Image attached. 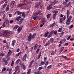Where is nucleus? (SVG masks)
I'll use <instances>...</instances> for the list:
<instances>
[{
	"label": "nucleus",
	"instance_id": "nucleus-47",
	"mask_svg": "<svg viewBox=\"0 0 74 74\" xmlns=\"http://www.w3.org/2000/svg\"><path fill=\"white\" fill-rule=\"evenodd\" d=\"M12 70V69H7V71H11Z\"/></svg>",
	"mask_w": 74,
	"mask_h": 74
},
{
	"label": "nucleus",
	"instance_id": "nucleus-58",
	"mask_svg": "<svg viewBox=\"0 0 74 74\" xmlns=\"http://www.w3.org/2000/svg\"><path fill=\"white\" fill-rule=\"evenodd\" d=\"M9 18H11V17H12V14H9Z\"/></svg>",
	"mask_w": 74,
	"mask_h": 74
},
{
	"label": "nucleus",
	"instance_id": "nucleus-2",
	"mask_svg": "<svg viewBox=\"0 0 74 74\" xmlns=\"http://www.w3.org/2000/svg\"><path fill=\"white\" fill-rule=\"evenodd\" d=\"M12 32L5 31L3 32V34L5 37L7 38L10 37V34H12Z\"/></svg>",
	"mask_w": 74,
	"mask_h": 74
},
{
	"label": "nucleus",
	"instance_id": "nucleus-6",
	"mask_svg": "<svg viewBox=\"0 0 74 74\" xmlns=\"http://www.w3.org/2000/svg\"><path fill=\"white\" fill-rule=\"evenodd\" d=\"M23 27V26H21V27H19L17 31H18V33H19L20 32H21V30H22V28Z\"/></svg>",
	"mask_w": 74,
	"mask_h": 74
},
{
	"label": "nucleus",
	"instance_id": "nucleus-46",
	"mask_svg": "<svg viewBox=\"0 0 74 74\" xmlns=\"http://www.w3.org/2000/svg\"><path fill=\"white\" fill-rule=\"evenodd\" d=\"M50 16H51V14H48L47 15V19H49V17H50Z\"/></svg>",
	"mask_w": 74,
	"mask_h": 74
},
{
	"label": "nucleus",
	"instance_id": "nucleus-29",
	"mask_svg": "<svg viewBox=\"0 0 74 74\" xmlns=\"http://www.w3.org/2000/svg\"><path fill=\"white\" fill-rule=\"evenodd\" d=\"M64 49V47H62L61 48V49L60 51V53H61V52H62V51H63Z\"/></svg>",
	"mask_w": 74,
	"mask_h": 74
},
{
	"label": "nucleus",
	"instance_id": "nucleus-39",
	"mask_svg": "<svg viewBox=\"0 0 74 74\" xmlns=\"http://www.w3.org/2000/svg\"><path fill=\"white\" fill-rule=\"evenodd\" d=\"M25 50H26V51H28L29 50L28 47H27V46H25Z\"/></svg>",
	"mask_w": 74,
	"mask_h": 74
},
{
	"label": "nucleus",
	"instance_id": "nucleus-43",
	"mask_svg": "<svg viewBox=\"0 0 74 74\" xmlns=\"http://www.w3.org/2000/svg\"><path fill=\"white\" fill-rule=\"evenodd\" d=\"M53 19H55V18H56V14H53Z\"/></svg>",
	"mask_w": 74,
	"mask_h": 74
},
{
	"label": "nucleus",
	"instance_id": "nucleus-32",
	"mask_svg": "<svg viewBox=\"0 0 74 74\" xmlns=\"http://www.w3.org/2000/svg\"><path fill=\"white\" fill-rule=\"evenodd\" d=\"M36 36V34H33L32 37V38H35Z\"/></svg>",
	"mask_w": 74,
	"mask_h": 74
},
{
	"label": "nucleus",
	"instance_id": "nucleus-49",
	"mask_svg": "<svg viewBox=\"0 0 74 74\" xmlns=\"http://www.w3.org/2000/svg\"><path fill=\"white\" fill-rule=\"evenodd\" d=\"M23 70H25V69H26V66H25V65H23Z\"/></svg>",
	"mask_w": 74,
	"mask_h": 74
},
{
	"label": "nucleus",
	"instance_id": "nucleus-11",
	"mask_svg": "<svg viewBox=\"0 0 74 74\" xmlns=\"http://www.w3.org/2000/svg\"><path fill=\"white\" fill-rule=\"evenodd\" d=\"M46 62V61H42L39 64V66H42V65H43V64H44Z\"/></svg>",
	"mask_w": 74,
	"mask_h": 74
},
{
	"label": "nucleus",
	"instance_id": "nucleus-9",
	"mask_svg": "<svg viewBox=\"0 0 74 74\" xmlns=\"http://www.w3.org/2000/svg\"><path fill=\"white\" fill-rule=\"evenodd\" d=\"M15 43H16V41H15V40H13L12 42V47H14V46L15 45Z\"/></svg>",
	"mask_w": 74,
	"mask_h": 74
},
{
	"label": "nucleus",
	"instance_id": "nucleus-30",
	"mask_svg": "<svg viewBox=\"0 0 74 74\" xmlns=\"http://www.w3.org/2000/svg\"><path fill=\"white\" fill-rule=\"evenodd\" d=\"M22 22H23V18H21L19 21V23L21 24L22 23Z\"/></svg>",
	"mask_w": 74,
	"mask_h": 74
},
{
	"label": "nucleus",
	"instance_id": "nucleus-24",
	"mask_svg": "<svg viewBox=\"0 0 74 74\" xmlns=\"http://www.w3.org/2000/svg\"><path fill=\"white\" fill-rule=\"evenodd\" d=\"M21 54H22V52H20L19 53L17 54L16 56H17V57L21 55Z\"/></svg>",
	"mask_w": 74,
	"mask_h": 74
},
{
	"label": "nucleus",
	"instance_id": "nucleus-22",
	"mask_svg": "<svg viewBox=\"0 0 74 74\" xmlns=\"http://www.w3.org/2000/svg\"><path fill=\"white\" fill-rule=\"evenodd\" d=\"M4 55H5V54L3 53H2L0 54V56H1L2 57L4 56Z\"/></svg>",
	"mask_w": 74,
	"mask_h": 74
},
{
	"label": "nucleus",
	"instance_id": "nucleus-26",
	"mask_svg": "<svg viewBox=\"0 0 74 74\" xmlns=\"http://www.w3.org/2000/svg\"><path fill=\"white\" fill-rule=\"evenodd\" d=\"M20 62V59H18L16 62V64H18L19 63V62Z\"/></svg>",
	"mask_w": 74,
	"mask_h": 74
},
{
	"label": "nucleus",
	"instance_id": "nucleus-56",
	"mask_svg": "<svg viewBox=\"0 0 74 74\" xmlns=\"http://www.w3.org/2000/svg\"><path fill=\"white\" fill-rule=\"evenodd\" d=\"M51 65H50V66H48L47 67V69H51Z\"/></svg>",
	"mask_w": 74,
	"mask_h": 74
},
{
	"label": "nucleus",
	"instance_id": "nucleus-4",
	"mask_svg": "<svg viewBox=\"0 0 74 74\" xmlns=\"http://www.w3.org/2000/svg\"><path fill=\"white\" fill-rule=\"evenodd\" d=\"M16 2L15 1H12L10 3V5L12 7H14V6H15V4Z\"/></svg>",
	"mask_w": 74,
	"mask_h": 74
},
{
	"label": "nucleus",
	"instance_id": "nucleus-64",
	"mask_svg": "<svg viewBox=\"0 0 74 74\" xmlns=\"http://www.w3.org/2000/svg\"><path fill=\"white\" fill-rule=\"evenodd\" d=\"M9 74H12V72L11 71H9Z\"/></svg>",
	"mask_w": 74,
	"mask_h": 74
},
{
	"label": "nucleus",
	"instance_id": "nucleus-40",
	"mask_svg": "<svg viewBox=\"0 0 74 74\" xmlns=\"http://www.w3.org/2000/svg\"><path fill=\"white\" fill-rule=\"evenodd\" d=\"M41 52H40L38 56V59H40V56H41Z\"/></svg>",
	"mask_w": 74,
	"mask_h": 74
},
{
	"label": "nucleus",
	"instance_id": "nucleus-31",
	"mask_svg": "<svg viewBox=\"0 0 74 74\" xmlns=\"http://www.w3.org/2000/svg\"><path fill=\"white\" fill-rule=\"evenodd\" d=\"M21 19V17L18 16L16 18V21H19V19Z\"/></svg>",
	"mask_w": 74,
	"mask_h": 74
},
{
	"label": "nucleus",
	"instance_id": "nucleus-41",
	"mask_svg": "<svg viewBox=\"0 0 74 74\" xmlns=\"http://www.w3.org/2000/svg\"><path fill=\"white\" fill-rule=\"evenodd\" d=\"M52 35H51V34H49L47 38H50V37H52Z\"/></svg>",
	"mask_w": 74,
	"mask_h": 74
},
{
	"label": "nucleus",
	"instance_id": "nucleus-27",
	"mask_svg": "<svg viewBox=\"0 0 74 74\" xmlns=\"http://www.w3.org/2000/svg\"><path fill=\"white\" fill-rule=\"evenodd\" d=\"M19 27V26L16 25L15 27H14L13 29L14 30H16V29H17L18 28V27Z\"/></svg>",
	"mask_w": 74,
	"mask_h": 74
},
{
	"label": "nucleus",
	"instance_id": "nucleus-12",
	"mask_svg": "<svg viewBox=\"0 0 74 74\" xmlns=\"http://www.w3.org/2000/svg\"><path fill=\"white\" fill-rule=\"evenodd\" d=\"M27 57V54H26L23 57V61H25L26 59V58Z\"/></svg>",
	"mask_w": 74,
	"mask_h": 74
},
{
	"label": "nucleus",
	"instance_id": "nucleus-25",
	"mask_svg": "<svg viewBox=\"0 0 74 74\" xmlns=\"http://www.w3.org/2000/svg\"><path fill=\"white\" fill-rule=\"evenodd\" d=\"M10 56L7 55V56L6 57L7 60H10Z\"/></svg>",
	"mask_w": 74,
	"mask_h": 74
},
{
	"label": "nucleus",
	"instance_id": "nucleus-20",
	"mask_svg": "<svg viewBox=\"0 0 74 74\" xmlns=\"http://www.w3.org/2000/svg\"><path fill=\"white\" fill-rule=\"evenodd\" d=\"M22 12H21L19 11H17V15H21V14H22Z\"/></svg>",
	"mask_w": 74,
	"mask_h": 74
},
{
	"label": "nucleus",
	"instance_id": "nucleus-16",
	"mask_svg": "<svg viewBox=\"0 0 74 74\" xmlns=\"http://www.w3.org/2000/svg\"><path fill=\"white\" fill-rule=\"evenodd\" d=\"M52 7V4H51L48 6L47 8V10H51Z\"/></svg>",
	"mask_w": 74,
	"mask_h": 74
},
{
	"label": "nucleus",
	"instance_id": "nucleus-42",
	"mask_svg": "<svg viewBox=\"0 0 74 74\" xmlns=\"http://www.w3.org/2000/svg\"><path fill=\"white\" fill-rule=\"evenodd\" d=\"M6 69H7L5 67L3 68V69L2 70V72L5 71V70H6Z\"/></svg>",
	"mask_w": 74,
	"mask_h": 74
},
{
	"label": "nucleus",
	"instance_id": "nucleus-34",
	"mask_svg": "<svg viewBox=\"0 0 74 74\" xmlns=\"http://www.w3.org/2000/svg\"><path fill=\"white\" fill-rule=\"evenodd\" d=\"M31 73V69H30L27 72V74H30V73Z\"/></svg>",
	"mask_w": 74,
	"mask_h": 74
},
{
	"label": "nucleus",
	"instance_id": "nucleus-35",
	"mask_svg": "<svg viewBox=\"0 0 74 74\" xmlns=\"http://www.w3.org/2000/svg\"><path fill=\"white\" fill-rule=\"evenodd\" d=\"M70 2H69V3L66 4V7H69V6L70 5Z\"/></svg>",
	"mask_w": 74,
	"mask_h": 74
},
{
	"label": "nucleus",
	"instance_id": "nucleus-38",
	"mask_svg": "<svg viewBox=\"0 0 74 74\" xmlns=\"http://www.w3.org/2000/svg\"><path fill=\"white\" fill-rule=\"evenodd\" d=\"M14 61H12V62L10 64V66H12V67L13 66V65H14Z\"/></svg>",
	"mask_w": 74,
	"mask_h": 74
},
{
	"label": "nucleus",
	"instance_id": "nucleus-36",
	"mask_svg": "<svg viewBox=\"0 0 74 74\" xmlns=\"http://www.w3.org/2000/svg\"><path fill=\"white\" fill-rule=\"evenodd\" d=\"M49 44H50L49 41H48L47 42V43L46 44H45V45H44V46H45V47H47V45H49Z\"/></svg>",
	"mask_w": 74,
	"mask_h": 74
},
{
	"label": "nucleus",
	"instance_id": "nucleus-61",
	"mask_svg": "<svg viewBox=\"0 0 74 74\" xmlns=\"http://www.w3.org/2000/svg\"><path fill=\"white\" fill-rule=\"evenodd\" d=\"M53 34V31H52L51 32L50 34H51V35H52V34Z\"/></svg>",
	"mask_w": 74,
	"mask_h": 74
},
{
	"label": "nucleus",
	"instance_id": "nucleus-63",
	"mask_svg": "<svg viewBox=\"0 0 74 74\" xmlns=\"http://www.w3.org/2000/svg\"><path fill=\"white\" fill-rule=\"evenodd\" d=\"M73 27V25H71L69 27H70V28H72V27Z\"/></svg>",
	"mask_w": 74,
	"mask_h": 74
},
{
	"label": "nucleus",
	"instance_id": "nucleus-37",
	"mask_svg": "<svg viewBox=\"0 0 74 74\" xmlns=\"http://www.w3.org/2000/svg\"><path fill=\"white\" fill-rule=\"evenodd\" d=\"M22 16L23 17V18H25V12H23L22 14Z\"/></svg>",
	"mask_w": 74,
	"mask_h": 74
},
{
	"label": "nucleus",
	"instance_id": "nucleus-44",
	"mask_svg": "<svg viewBox=\"0 0 74 74\" xmlns=\"http://www.w3.org/2000/svg\"><path fill=\"white\" fill-rule=\"evenodd\" d=\"M23 6V4H20L18 5V6L19 7H22Z\"/></svg>",
	"mask_w": 74,
	"mask_h": 74
},
{
	"label": "nucleus",
	"instance_id": "nucleus-21",
	"mask_svg": "<svg viewBox=\"0 0 74 74\" xmlns=\"http://www.w3.org/2000/svg\"><path fill=\"white\" fill-rule=\"evenodd\" d=\"M64 21L62 18H60V22L61 24H62L63 23V21Z\"/></svg>",
	"mask_w": 74,
	"mask_h": 74
},
{
	"label": "nucleus",
	"instance_id": "nucleus-45",
	"mask_svg": "<svg viewBox=\"0 0 74 74\" xmlns=\"http://www.w3.org/2000/svg\"><path fill=\"white\" fill-rule=\"evenodd\" d=\"M62 30V28H60L58 30V32H61Z\"/></svg>",
	"mask_w": 74,
	"mask_h": 74
},
{
	"label": "nucleus",
	"instance_id": "nucleus-10",
	"mask_svg": "<svg viewBox=\"0 0 74 74\" xmlns=\"http://www.w3.org/2000/svg\"><path fill=\"white\" fill-rule=\"evenodd\" d=\"M38 45L37 43L36 44L34 47V50H36L37 49V48H38Z\"/></svg>",
	"mask_w": 74,
	"mask_h": 74
},
{
	"label": "nucleus",
	"instance_id": "nucleus-3",
	"mask_svg": "<svg viewBox=\"0 0 74 74\" xmlns=\"http://www.w3.org/2000/svg\"><path fill=\"white\" fill-rule=\"evenodd\" d=\"M2 62L4 64H5L6 66L7 65V64H8V62H7V61H6L5 58H2Z\"/></svg>",
	"mask_w": 74,
	"mask_h": 74
},
{
	"label": "nucleus",
	"instance_id": "nucleus-55",
	"mask_svg": "<svg viewBox=\"0 0 74 74\" xmlns=\"http://www.w3.org/2000/svg\"><path fill=\"white\" fill-rule=\"evenodd\" d=\"M52 53H51V55H54V51L52 50Z\"/></svg>",
	"mask_w": 74,
	"mask_h": 74
},
{
	"label": "nucleus",
	"instance_id": "nucleus-52",
	"mask_svg": "<svg viewBox=\"0 0 74 74\" xmlns=\"http://www.w3.org/2000/svg\"><path fill=\"white\" fill-rule=\"evenodd\" d=\"M40 51V49H38L36 52V53H38V52Z\"/></svg>",
	"mask_w": 74,
	"mask_h": 74
},
{
	"label": "nucleus",
	"instance_id": "nucleus-15",
	"mask_svg": "<svg viewBox=\"0 0 74 74\" xmlns=\"http://www.w3.org/2000/svg\"><path fill=\"white\" fill-rule=\"evenodd\" d=\"M15 72H16L17 71H18V70H19V66H17L15 67Z\"/></svg>",
	"mask_w": 74,
	"mask_h": 74
},
{
	"label": "nucleus",
	"instance_id": "nucleus-13",
	"mask_svg": "<svg viewBox=\"0 0 74 74\" xmlns=\"http://www.w3.org/2000/svg\"><path fill=\"white\" fill-rule=\"evenodd\" d=\"M34 62V60H33L30 62L29 67H31V66H32V64Z\"/></svg>",
	"mask_w": 74,
	"mask_h": 74
},
{
	"label": "nucleus",
	"instance_id": "nucleus-14",
	"mask_svg": "<svg viewBox=\"0 0 74 74\" xmlns=\"http://www.w3.org/2000/svg\"><path fill=\"white\" fill-rule=\"evenodd\" d=\"M5 22H4L3 23L2 26L0 27V30L1 29V28H3V27H5Z\"/></svg>",
	"mask_w": 74,
	"mask_h": 74
},
{
	"label": "nucleus",
	"instance_id": "nucleus-48",
	"mask_svg": "<svg viewBox=\"0 0 74 74\" xmlns=\"http://www.w3.org/2000/svg\"><path fill=\"white\" fill-rule=\"evenodd\" d=\"M6 5H7V4H4L3 5V6H2L3 8H5V7H6Z\"/></svg>",
	"mask_w": 74,
	"mask_h": 74
},
{
	"label": "nucleus",
	"instance_id": "nucleus-53",
	"mask_svg": "<svg viewBox=\"0 0 74 74\" xmlns=\"http://www.w3.org/2000/svg\"><path fill=\"white\" fill-rule=\"evenodd\" d=\"M62 57L63 58H64V59H66L67 58V57L63 55L62 56Z\"/></svg>",
	"mask_w": 74,
	"mask_h": 74
},
{
	"label": "nucleus",
	"instance_id": "nucleus-51",
	"mask_svg": "<svg viewBox=\"0 0 74 74\" xmlns=\"http://www.w3.org/2000/svg\"><path fill=\"white\" fill-rule=\"evenodd\" d=\"M47 59V58L46 57H45L44 58V60L45 61V60Z\"/></svg>",
	"mask_w": 74,
	"mask_h": 74
},
{
	"label": "nucleus",
	"instance_id": "nucleus-57",
	"mask_svg": "<svg viewBox=\"0 0 74 74\" xmlns=\"http://www.w3.org/2000/svg\"><path fill=\"white\" fill-rule=\"evenodd\" d=\"M54 34L55 35H56V34H57V31H55L54 32Z\"/></svg>",
	"mask_w": 74,
	"mask_h": 74
},
{
	"label": "nucleus",
	"instance_id": "nucleus-8",
	"mask_svg": "<svg viewBox=\"0 0 74 74\" xmlns=\"http://www.w3.org/2000/svg\"><path fill=\"white\" fill-rule=\"evenodd\" d=\"M42 22L43 23V24H45V22H46V20L45 18H43L42 20Z\"/></svg>",
	"mask_w": 74,
	"mask_h": 74
},
{
	"label": "nucleus",
	"instance_id": "nucleus-1",
	"mask_svg": "<svg viewBox=\"0 0 74 74\" xmlns=\"http://www.w3.org/2000/svg\"><path fill=\"white\" fill-rule=\"evenodd\" d=\"M67 15V19L66 20V24L67 25H69L70 23V20L71 19L73 18L72 16H69V10H67V12L66 13Z\"/></svg>",
	"mask_w": 74,
	"mask_h": 74
},
{
	"label": "nucleus",
	"instance_id": "nucleus-60",
	"mask_svg": "<svg viewBox=\"0 0 74 74\" xmlns=\"http://www.w3.org/2000/svg\"><path fill=\"white\" fill-rule=\"evenodd\" d=\"M42 69V66L40 67L39 68V70H41Z\"/></svg>",
	"mask_w": 74,
	"mask_h": 74
},
{
	"label": "nucleus",
	"instance_id": "nucleus-19",
	"mask_svg": "<svg viewBox=\"0 0 74 74\" xmlns=\"http://www.w3.org/2000/svg\"><path fill=\"white\" fill-rule=\"evenodd\" d=\"M12 53V51H11V49H10L9 51V52L8 53V55H11V54Z\"/></svg>",
	"mask_w": 74,
	"mask_h": 74
},
{
	"label": "nucleus",
	"instance_id": "nucleus-62",
	"mask_svg": "<svg viewBox=\"0 0 74 74\" xmlns=\"http://www.w3.org/2000/svg\"><path fill=\"white\" fill-rule=\"evenodd\" d=\"M71 37V36H69L67 38V40H70V38Z\"/></svg>",
	"mask_w": 74,
	"mask_h": 74
},
{
	"label": "nucleus",
	"instance_id": "nucleus-50",
	"mask_svg": "<svg viewBox=\"0 0 74 74\" xmlns=\"http://www.w3.org/2000/svg\"><path fill=\"white\" fill-rule=\"evenodd\" d=\"M5 47L7 49L9 48V46L8 45H6L5 46Z\"/></svg>",
	"mask_w": 74,
	"mask_h": 74
},
{
	"label": "nucleus",
	"instance_id": "nucleus-33",
	"mask_svg": "<svg viewBox=\"0 0 74 74\" xmlns=\"http://www.w3.org/2000/svg\"><path fill=\"white\" fill-rule=\"evenodd\" d=\"M56 25V23L55 22L53 23L51 25V27H53V26H55Z\"/></svg>",
	"mask_w": 74,
	"mask_h": 74
},
{
	"label": "nucleus",
	"instance_id": "nucleus-5",
	"mask_svg": "<svg viewBox=\"0 0 74 74\" xmlns=\"http://www.w3.org/2000/svg\"><path fill=\"white\" fill-rule=\"evenodd\" d=\"M40 12H38L37 13H35L34 14V16H36V17H38L39 15H40Z\"/></svg>",
	"mask_w": 74,
	"mask_h": 74
},
{
	"label": "nucleus",
	"instance_id": "nucleus-59",
	"mask_svg": "<svg viewBox=\"0 0 74 74\" xmlns=\"http://www.w3.org/2000/svg\"><path fill=\"white\" fill-rule=\"evenodd\" d=\"M66 16H64L63 18H62V19H63V20L64 21V20H65L66 19Z\"/></svg>",
	"mask_w": 74,
	"mask_h": 74
},
{
	"label": "nucleus",
	"instance_id": "nucleus-18",
	"mask_svg": "<svg viewBox=\"0 0 74 74\" xmlns=\"http://www.w3.org/2000/svg\"><path fill=\"white\" fill-rule=\"evenodd\" d=\"M50 42H51V43H52L53 42H54V39L53 38H50Z\"/></svg>",
	"mask_w": 74,
	"mask_h": 74
},
{
	"label": "nucleus",
	"instance_id": "nucleus-17",
	"mask_svg": "<svg viewBox=\"0 0 74 74\" xmlns=\"http://www.w3.org/2000/svg\"><path fill=\"white\" fill-rule=\"evenodd\" d=\"M9 5H8L5 9L6 12H8L9 11Z\"/></svg>",
	"mask_w": 74,
	"mask_h": 74
},
{
	"label": "nucleus",
	"instance_id": "nucleus-7",
	"mask_svg": "<svg viewBox=\"0 0 74 74\" xmlns=\"http://www.w3.org/2000/svg\"><path fill=\"white\" fill-rule=\"evenodd\" d=\"M32 35L31 34H29V36H28V41L29 42H30V41H31V40H32Z\"/></svg>",
	"mask_w": 74,
	"mask_h": 74
},
{
	"label": "nucleus",
	"instance_id": "nucleus-54",
	"mask_svg": "<svg viewBox=\"0 0 74 74\" xmlns=\"http://www.w3.org/2000/svg\"><path fill=\"white\" fill-rule=\"evenodd\" d=\"M61 33H62V34H60L61 35H60V36L61 37H62V36H63V34H64V32L63 31H62V32H61Z\"/></svg>",
	"mask_w": 74,
	"mask_h": 74
},
{
	"label": "nucleus",
	"instance_id": "nucleus-23",
	"mask_svg": "<svg viewBox=\"0 0 74 74\" xmlns=\"http://www.w3.org/2000/svg\"><path fill=\"white\" fill-rule=\"evenodd\" d=\"M53 12L54 14H58L59 12V11L57 10H53Z\"/></svg>",
	"mask_w": 74,
	"mask_h": 74
},
{
	"label": "nucleus",
	"instance_id": "nucleus-28",
	"mask_svg": "<svg viewBox=\"0 0 74 74\" xmlns=\"http://www.w3.org/2000/svg\"><path fill=\"white\" fill-rule=\"evenodd\" d=\"M40 5V4H39L38 3L36 4L35 5V7L37 8H38V7Z\"/></svg>",
	"mask_w": 74,
	"mask_h": 74
}]
</instances>
